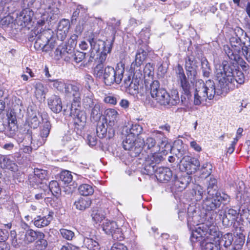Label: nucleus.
Masks as SVG:
<instances>
[{"instance_id":"1","label":"nucleus","mask_w":250,"mask_h":250,"mask_svg":"<svg viewBox=\"0 0 250 250\" xmlns=\"http://www.w3.org/2000/svg\"><path fill=\"white\" fill-rule=\"evenodd\" d=\"M210 219L207 224L188 226L191 230L190 240L192 242L204 240L201 243L203 250H220L221 232L215 223L213 215L208 214Z\"/></svg>"},{"instance_id":"2","label":"nucleus","mask_w":250,"mask_h":250,"mask_svg":"<svg viewBox=\"0 0 250 250\" xmlns=\"http://www.w3.org/2000/svg\"><path fill=\"white\" fill-rule=\"evenodd\" d=\"M229 197L227 194L221 193L213 194L212 196L207 194L206 198L203 203V210L200 213L194 206H189L188 208L187 222L188 226H194L195 225L207 224L210 217L208 214L213 215L214 219L216 217V213L214 211L215 209L220 207L223 202L225 203L229 202Z\"/></svg>"},{"instance_id":"3","label":"nucleus","mask_w":250,"mask_h":250,"mask_svg":"<svg viewBox=\"0 0 250 250\" xmlns=\"http://www.w3.org/2000/svg\"><path fill=\"white\" fill-rule=\"evenodd\" d=\"M215 77L218 82V86L223 91L227 93L235 87V83L242 84L245 77L241 71H236L233 65L224 61L222 64L215 66Z\"/></svg>"},{"instance_id":"4","label":"nucleus","mask_w":250,"mask_h":250,"mask_svg":"<svg viewBox=\"0 0 250 250\" xmlns=\"http://www.w3.org/2000/svg\"><path fill=\"white\" fill-rule=\"evenodd\" d=\"M151 134L153 136L160 139L161 143L156 144V142L152 137H148L145 141L141 138H138L136 142V146L131 151L129 152L130 155L132 157L138 156L142 152L143 148L146 150H149L151 152H160L163 154H167L168 151L172 150L171 144L167 142V138L164 133L160 130H153Z\"/></svg>"},{"instance_id":"5","label":"nucleus","mask_w":250,"mask_h":250,"mask_svg":"<svg viewBox=\"0 0 250 250\" xmlns=\"http://www.w3.org/2000/svg\"><path fill=\"white\" fill-rule=\"evenodd\" d=\"M124 64H118L114 69L110 66L104 67V64L98 63L93 69V75L97 78L102 79L107 85L114 83L119 84L123 78L125 72Z\"/></svg>"},{"instance_id":"6","label":"nucleus","mask_w":250,"mask_h":250,"mask_svg":"<svg viewBox=\"0 0 250 250\" xmlns=\"http://www.w3.org/2000/svg\"><path fill=\"white\" fill-rule=\"evenodd\" d=\"M223 94L220 88H215V85L212 80H208L204 83L202 80H199L195 83L193 103L195 105L204 104L207 100L213 99L215 94Z\"/></svg>"},{"instance_id":"7","label":"nucleus","mask_w":250,"mask_h":250,"mask_svg":"<svg viewBox=\"0 0 250 250\" xmlns=\"http://www.w3.org/2000/svg\"><path fill=\"white\" fill-rule=\"evenodd\" d=\"M68 91L66 93H69L72 91L74 99L73 103L69 107L70 110V115L74 119L75 127L78 130H81L83 128L86 121V116L84 112L80 109V104L81 100V86L80 84H69Z\"/></svg>"},{"instance_id":"8","label":"nucleus","mask_w":250,"mask_h":250,"mask_svg":"<svg viewBox=\"0 0 250 250\" xmlns=\"http://www.w3.org/2000/svg\"><path fill=\"white\" fill-rule=\"evenodd\" d=\"M142 131V126L137 124L132 125L129 128H126L125 138L123 141L124 148L130 152L136 146L138 137Z\"/></svg>"},{"instance_id":"9","label":"nucleus","mask_w":250,"mask_h":250,"mask_svg":"<svg viewBox=\"0 0 250 250\" xmlns=\"http://www.w3.org/2000/svg\"><path fill=\"white\" fill-rule=\"evenodd\" d=\"M102 228L106 234L111 235L114 240L119 241L124 238L125 233L127 230L126 226L119 227L116 222L108 220L104 222Z\"/></svg>"},{"instance_id":"10","label":"nucleus","mask_w":250,"mask_h":250,"mask_svg":"<svg viewBox=\"0 0 250 250\" xmlns=\"http://www.w3.org/2000/svg\"><path fill=\"white\" fill-rule=\"evenodd\" d=\"M230 44L234 51L230 50L229 49L228 52H226L228 57L232 61L236 62L239 59V56L238 53L242 50L243 54L244 55V48L248 47L249 45H245L244 43L241 42L240 38L237 35L232 36L229 39Z\"/></svg>"},{"instance_id":"11","label":"nucleus","mask_w":250,"mask_h":250,"mask_svg":"<svg viewBox=\"0 0 250 250\" xmlns=\"http://www.w3.org/2000/svg\"><path fill=\"white\" fill-rule=\"evenodd\" d=\"M123 85L125 88V91L131 95H136L137 97L145 95V90L140 86L139 81L131 79L130 76L125 78Z\"/></svg>"},{"instance_id":"12","label":"nucleus","mask_w":250,"mask_h":250,"mask_svg":"<svg viewBox=\"0 0 250 250\" xmlns=\"http://www.w3.org/2000/svg\"><path fill=\"white\" fill-rule=\"evenodd\" d=\"M149 51V48L147 45H140L137 51L135 60L131 65V69L133 70L134 74L137 73L138 71H141L140 67L143 62L146 58Z\"/></svg>"},{"instance_id":"13","label":"nucleus","mask_w":250,"mask_h":250,"mask_svg":"<svg viewBox=\"0 0 250 250\" xmlns=\"http://www.w3.org/2000/svg\"><path fill=\"white\" fill-rule=\"evenodd\" d=\"M99 236L96 235L95 230H92L89 234H85L83 237V246L89 250H99L100 249Z\"/></svg>"},{"instance_id":"14","label":"nucleus","mask_w":250,"mask_h":250,"mask_svg":"<svg viewBox=\"0 0 250 250\" xmlns=\"http://www.w3.org/2000/svg\"><path fill=\"white\" fill-rule=\"evenodd\" d=\"M181 163V166L183 167L182 169L188 174L195 172L200 166V162L197 159L188 156L183 157Z\"/></svg>"},{"instance_id":"15","label":"nucleus","mask_w":250,"mask_h":250,"mask_svg":"<svg viewBox=\"0 0 250 250\" xmlns=\"http://www.w3.org/2000/svg\"><path fill=\"white\" fill-rule=\"evenodd\" d=\"M91 46V52L90 58H93L94 53H97L100 50H103L107 47L108 41L104 42L101 40H96L94 38L89 39L88 40Z\"/></svg>"},{"instance_id":"16","label":"nucleus","mask_w":250,"mask_h":250,"mask_svg":"<svg viewBox=\"0 0 250 250\" xmlns=\"http://www.w3.org/2000/svg\"><path fill=\"white\" fill-rule=\"evenodd\" d=\"M53 218V212L49 211L47 215H38L32 221L34 225L38 228H42L49 225Z\"/></svg>"},{"instance_id":"17","label":"nucleus","mask_w":250,"mask_h":250,"mask_svg":"<svg viewBox=\"0 0 250 250\" xmlns=\"http://www.w3.org/2000/svg\"><path fill=\"white\" fill-rule=\"evenodd\" d=\"M172 172L167 167H160L156 169L155 176L160 182H167L172 178Z\"/></svg>"},{"instance_id":"18","label":"nucleus","mask_w":250,"mask_h":250,"mask_svg":"<svg viewBox=\"0 0 250 250\" xmlns=\"http://www.w3.org/2000/svg\"><path fill=\"white\" fill-rule=\"evenodd\" d=\"M47 104L49 108L54 113H60L62 108V102L59 96L52 95L47 99Z\"/></svg>"},{"instance_id":"19","label":"nucleus","mask_w":250,"mask_h":250,"mask_svg":"<svg viewBox=\"0 0 250 250\" xmlns=\"http://www.w3.org/2000/svg\"><path fill=\"white\" fill-rule=\"evenodd\" d=\"M178 80L180 82L181 87L183 90V93L188 97H190L191 86L188 81L182 69L179 70Z\"/></svg>"},{"instance_id":"20","label":"nucleus","mask_w":250,"mask_h":250,"mask_svg":"<svg viewBox=\"0 0 250 250\" xmlns=\"http://www.w3.org/2000/svg\"><path fill=\"white\" fill-rule=\"evenodd\" d=\"M34 175L32 178H30V183H35V185H39V184L44 185L43 181L47 178V172L46 170L35 168L34 169Z\"/></svg>"},{"instance_id":"21","label":"nucleus","mask_w":250,"mask_h":250,"mask_svg":"<svg viewBox=\"0 0 250 250\" xmlns=\"http://www.w3.org/2000/svg\"><path fill=\"white\" fill-rule=\"evenodd\" d=\"M238 214V212L235 209L232 208L227 209L222 218L223 225L226 227L231 225L237 218Z\"/></svg>"},{"instance_id":"22","label":"nucleus","mask_w":250,"mask_h":250,"mask_svg":"<svg viewBox=\"0 0 250 250\" xmlns=\"http://www.w3.org/2000/svg\"><path fill=\"white\" fill-rule=\"evenodd\" d=\"M185 67L188 76L194 77L197 75L198 62L193 57H188L186 61Z\"/></svg>"},{"instance_id":"23","label":"nucleus","mask_w":250,"mask_h":250,"mask_svg":"<svg viewBox=\"0 0 250 250\" xmlns=\"http://www.w3.org/2000/svg\"><path fill=\"white\" fill-rule=\"evenodd\" d=\"M96 132L97 136L100 138L107 137L108 139L112 138L114 134V130L112 128H109L108 133H107V128L103 122H99L98 123Z\"/></svg>"},{"instance_id":"24","label":"nucleus","mask_w":250,"mask_h":250,"mask_svg":"<svg viewBox=\"0 0 250 250\" xmlns=\"http://www.w3.org/2000/svg\"><path fill=\"white\" fill-rule=\"evenodd\" d=\"M38 115V112L31 107L28 108L27 122L29 125L33 128H37L40 123Z\"/></svg>"},{"instance_id":"25","label":"nucleus","mask_w":250,"mask_h":250,"mask_svg":"<svg viewBox=\"0 0 250 250\" xmlns=\"http://www.w3.org/2000/svg\"><path fill=\"white\" fill-rule=\"evenodd\" d=\"M42 125L41 127L40 135L42 140L38 144L39 146H42L44 144L46 141L47 137L48 136L51 128V125L47 119H43Z\"/></svg>"},{"instance_id":"26","label":"nucleus","mask_w":250,"mask_h":250,"mask_svg":"<svg viewBox=\"0 0 250 250\" xmlns=\"http://www.w3.org/2000/svg\"><path fill=\"white\" fill-rule=\"evenodd\" d=\"M92 204L90 198L85 197H80L76 200L74 206L76 208L80 210H85L89 208Z\"/></svg>"},{"instance_id":"27","label":"nucleus","mask_w":250,"mask_h":250,"mask_svg":"<svg viewBox=\"0 0 250 250\" xmlns=\"http://www.w3.org/2000/svg\"><path fill=\"white\" fill-rule=\"evenodd\" d=\"M105 120L109 126H113L117 122L119 116L118 111L113 108H108L105 111Z\"/></svg>"},{"instance_id":"28","label":"nucleus","mask_w":250,"mask_h":250,"mask_svg":"<svg viewBox=\"0 0 250 250\" xmlns=\"http://www.w3.org/2000/svg\"><path fill=\"white\" fill-rule=\"evenodd\" d=\"M46 82L50 87L53 86L58 91L65 93L66 91H68V87L67 86H68V83H65L62 80L48 79Z\"/></svg>"},{"instance_id":"29","label":"nucleus","mask_w":250,"mask_h":250,"mask_svg":"<svg viewBox=\"0 0 250 250\" xmlns=\"http://www.w3.org/2000/svg\"><path fill=\"white\" fill-rule=\"evenodd\" d=\"M217 183L216 179L212 176L207 179V194L209 195L210 196H212L213 194L221 193L218 191Z\"/></svg>"},{"instance_id":"30","label":"nucleus","mask_w":250,"mask_h":250,"mask_svg":"<svg viewBox=\"0 0 250 250\" xmlns=\"http://www.w3.org/2000/svg\"><path fill=\"white\" fill-rule=\"evenodd\" d=\"M70 51L66 50L64 46H59L57 48L54 52V57L56 60H59L63 58L66 62H69L71 60V56H69Z\"/></svg>"},{"instance_id":"31","label":"nucleus","mask_w":250,"mask_h":250,"mask_svg":"<svg viewBox=\"0 0 250 250\" xmlns=\"http://www.w3.org/2000/svg\"><path fill=\"white\" fill-rule=\"evenodd\" d=\"M7 125L9 129L10 134L13 135L17 129L16 117L14 112L10 111L7 114Z\"/></svg>"},{"instance_id":"32","label":"nucleus","mask_w":250,"mask_h":250,"mask_svg":"<svg viewBox=\"0 0 250 250\" xmlns=\"http://www.w3.org/2000/svg\"><path fill=\"white\" fill-rule=\"evenodd\" d=\"M35 88V94L37 99L40 101L44 100L45 98V95L48 92V88L41 83H37Z\"/></svg>"},{"instance_id":"33","label":"nucleus","mask_w":250,"mask_h":250,"mask_svg":"<svg viewBox=\"0 0 250 250\" xmlns=\"http://www.w3.org/2000/svg\"><path fill=\"white\" fill-rule=\"evenodd\" d=\"M44 234L42 232H37L33 230L32 229L27 230L25 234L24 240L27 243H32L35 241L38 237L40 238H43Z\"/></svg>"},{"instance_id":"34","label":"nucleus","mask_w":250,"mask_h":250,"mask_svg":"<svg viewBox=\"0 0 250 250\" xmlns=\"http://www.w3.org/2000/svg\"><path fill=\"white\" fill-rule=\"evenodd\" d=\"M0 165L2 168L11 171H15L17 169V165L8 156L2 157L0 160Z\"/></svg>"},{"instance_id":"35","label":"nucleus","mask_w":250,"mask_h":250,"mask_svg":"<svg viewBox=\"0 0 250 250\" xmlns=\"http://www.w3.org/2000/svg\"><path fill=\"white\" fill-rule=\"evenodd\" d=\"M33 12L30 8H24L19 14V19L24 23H28L32 20Z\"/></svg>"},{"instance_id":"36","label":"nucleus","mask_w":250,"mask_h":250,"mask_svg":"<svg viewBox=\"0 0 250 250\" xmlns=\"http://www.w3.org/2000/svg\"><path fill=\"white\" fill-rule=\"evenodd\" d=\"M62 144L68 150L73 149L77 145V141L70 135H65L62 139Z\"/></svg>"},{"instance_id":"37","label":"nucleus","mask_w":250,"mask_h":250,"mask_svg":"<svg viewBox=\"0 0 250 250\" xmlns=\"http://www.w3.org/2000/svg\"><path fill=\"white\" fill-rule=\"evenodd\" d=\"M78 191L81 195L83 196H88L93 194L94 189L92 185L87 184H83L79 186Z\"/></svg>"},{"instance_id":"38","label":"nucleus","mask_w":250,"mask_h":250,"mask_svg":"<svg viewBox=\"0 0 250 250\" xmlns=\"http://www.w3.org/2000/svg\"><path fill=\"white\" fill-rule=\"evenodd\" d=\"M201 70L204 77L208 78L211 74V68L210 64L206 58L201 60Z\"/></svg>"},{"instance_id":"39","label":"nucleus","mask_w":250,"mask_h":250,"mask_svg":"<svg viewBox=\"0 0 250 250\" xmlns=\"http://www.w3.org/2000/svg\"><path fill=\"white\" fill-rule=\"evenodd\" d=\"M49 30H45L41 33L40 35H37L36 44L39 43L40 46H45L49 42Z\"/></svg>"},{"instance_id":"40","label":"nucleus","mask_w":250,"mask_h":250,"mask_svg":"<svg viewBox=\"0 0 250 250\" xmlns=\"http://www.w3.org/2000/svg\"><path fill=\"white\" fill-rule=\"evenodd\" d=\"M114 41V37L113 38L111 42H108L107 47L102 51L99 58V63L104 64V62L106 59L107 54L110 53L111 51Z\"/></svg>"},{"instance_id":"41","label":"nucleus","mask_w":250,"mask_h":250,"mask_svg":"<svg viewBox=\"0 0 250 250\" xmlns=\"http://www.w3.org/2000/svg\"><path fill=\"white\" fill-rule=\"evenodd\" d=\"M204 192L205 190L201 186L197 185L193 188L191 194L193 199L197 201L202 199Z\"/></svg>"},{"instance_id":"42","label":"nucleus","mask_w":250,"mask_h":250,"mask_svg":"<svg viewBox=\"0 0 250 250\" xmlns=\"http://www.w3.org/2000/svg\"><path fill=\"white\" fill-rule=\"evenodd\" d=\"M160 89H164V88H160L159 82L156 80L153 81L150 85V93L151 97L154 99L156 98L157 96L160 95Z\"/></svg>"},{"instance_id":"43","label":"nucleus","mask_w":250,"mask_h":250,"mask_svg":"<svg viewBox=\"0 0 250 250\" xmlns=\"http://www.w3.org/2000/svg\"><path fill=\"white\" fill-rule=\"evenodd\" d=\"M167 105L169 106L175 105L180 102L178 92L177 90H172L167 99Z\"/></svg>"},{"instance_id":"44","label":"nucleus","mask_w":250,"mask_h":250,"mask_svg":"<svg viewBox=\"0 0 250 250\" xmlns=\"http://www.w3.org/2000/svg\"><path fill=\"white\" fill-rule=\"evenodd\" d=\"M42 187L45 189H49V191H50L53 195L58 193L60 191L59 184L56 181H51L48 186L46 184H45L42 187Z\"/></svg>"},{"instance_id":"45","label":"nucleus","mask_w":250,"mask_h":250,"mask_svg":"<svg viewBox=\"0 0 250 250\" xmlns=\"http://www.w3.org/2000/svg\"><path fill=\"white\" fill-rule=\"evenodd\" d=\"M159 96H157V97L155 99L161 105H167V99L169 97V94L165 89H160L159 91Z\"/></svg>"},{"instance_id":"46","label":"nucleus","mask_w":250,"mask_h":250,"mask_svg":"<svg viewBox=\"0 0 250 250\" xmlns=\"http://www.w3.org/2000/svg\"><path fill=\"white\" fill-rule=\"evenodd\" d=\"M159 96H157V97L155 99L161 105H167V99L169 97V94L165 89H160L159 91Z\"/></svg>"},{"instance_id":"47","label":"nucleus","mask_w":250,"mask_h":250,"mask_svg":"<svg viewBox=\"0 0 250 250\" xmlns=\"http://www.w3.org/2000/svg\"><path fill=\"white\" fill-rule=\"evenodd\" d=\"M150 33L149 30L147 28L143 29L139 34V38L144 46L147 45L148 40L149 39Z\"/></svg>"},{"instance_id":"48","label":"nucleus","mask_w":250,"mask_h":250,"mask_svg":"<svg viewBox=\"0 0 250 250\" xmlns=\"http://www.w3.org/2000/svg\"><path fill=\"white\" fill-rule=\"evenodd\" d=\"M70 52L69 56H71V60L73 59L76 63H79L82 62L85 58V53L82 52H77L73 53L72 50L69 49Z\"/></svg>"},{"instance_id":"49","label":"nucleus","mask_w":250,"mask_h":250,"mask_svg":"<svg viewBox=\"0 0 250 250\" xmlns=\"http://www.w3.org/2000/svg\"><path fill=\"white\" fill-rule=\"evenodd\" d=\"M60 178L64 184H69L72 181V175L68 170L62 171L60 174Z\"/></svg>"},{"instance_id":"50","label":"nucleus","mask_w":250,"mask_h":250,"mask_svg":"<svg viewBox=\"0 0 250 250\" xmlns=\"http://www.w3.org/2000/svg\"><path fill=\"white\" fill-rule=\"evenodd\" d=\"M222 242H224V246L225 248H228L230 246L233 241V237L231 233H227L224 234L223 236L222 235L220 236Z\"/></svg>"},{"instance_id":"51","label":"nucleus","mask_w":250,"mask_h":250,"mask_svg":"<svg viewBox=\"0 0 250 250\" xmlns=\"http://www.w3.org/2000/svg\"><path fill=\"white\" fill-rule=\"evenodd\" d=\"M101 114L100 105L99 104H95L91 110V118L94 120H97L100 118Z\"/></svg>"},{"instance_id":"52","label":"nucleus","mask_w":250,"mask_h":250,"mask_svg":"<svg viewBox=\"0 0 250 250\" xmlns=\"http://www.w3.org/2000/svg\"><path fill=\"white\" fill-rule=\"evenodd\" d=\"M155 167L154 163H151L149 160H146L144 166L145 171L144 173L147 175L152 174L154 171L156 172V169L155 168Z\"/></svg>"},{"instance_id":"53","label":"nucleus","mask_w":250,"mask_h":250,"mask_svg":"<svg viewBox=\"0 0 250 250\" xmlns=\"http://www.w3.org/2000/svg\"><path fill=\"white\" fill-rule=\"evenodd\" d=\"M212 169V166L211 164L208 162H206L202 166V174L204 175V176L207 177L211 173Z\"/></svg>"},{"instance_id":"54","label":"nucleus","mask_w":250,"mask_h":250,"mask_svg":"<svg viewBox=\"0 0 250 250\" xmlns=\"http://www.w3.org/2000/svg\"><path fill=\"white\" fill-rule=\"evenodd\" d=\"M151 155L148 158L151 163H154V165L156 166V164H159L163 159V157L158 152H151Z\"/></svg>"},{"instance_id":"55","label":"nucleus","mask_w":250,"mask_h":250,"mask_svg":"<svg viewBox=\"0 0 250 250\" xmlns=\"http://www.w3.org/2000/svg\"><path fill=\"white\" fill-rule=\"evenodd\" d=\"M60 231L62 237L67 240H71L74 237V233L70 230L61 229Z\"/></svg>"},{"instance_id":"56","label":"nucleus","mask_w":250,"mask_h":250,"mask_svg":"<svg viewBox=\"0 0 250 250\" xmlns=\"http://www.w3.org/2000/svg\"><path fill=\"white\" fill-rule=\"evenodd\" d=\"M70 28V23L68 20L63 19L61 20L58 25V29L59 30L68 32Z\"/></svg>"},{"instance_id":"57","label":"nucleus","mask_w":250,"mask_h":250,"mask_svg":"<svg viewBox=\"0 0 250 250\" xmlns=\"http://www.w3.org/2000/svg\"><path fill=\"white\" fill-rule=\"evenodd\" d=\"M188 184V181L185 178H181L178 179H175L174 185L178 187L181 189H185Z\"/></svg>"},{"instance_id":"58","label":"nucleus","mask_w":250,"mask_h":250,"mask_svg":"<svg viewBox=\"0 0 250 250\" xmlns=\"http://www.w3.org/2000/svg\"><path fill=\"white\" fill-rule=\"evenodd\" d=\"M118 97V96L117 95H105L104 98V101L105 103L115 105L117 103Z\"/></svg>"},{"instance_id":"59","label":"nucleus","mask_w":250,"mask_h":250,"mask_svg":"<svg viewBox=\"0 0 250 250\" xmlns=\"http://www.w3.org/2000/svg\"><path fill=\"white\" fill-rule=\"evenodd\" d=\"M93 220L96 223L101 221L104 218V215L100 213L99 210H93L91 213Z\"/></svg>"},{"instance_id":"60","label":"nucleus","mask_w":250,"mask_h":250,"mask_svg":"<svg viewBox=\"0 0 250 250\" xmlns=\"http://www.w3.org/2000/svg\"><path fill=\"white\" fill-rule=\"evenodd\" d=\"M97 139L94 134L87 136V142L90 146H95L97 144Z\"/></svg>"},{"instance_id":"61","label":"nucleus","mask_w":250,"mask_h":250,"mask_svg":"<svg viewBox=\"0 0 250 250\" xmlns=\"http://www.w3.org/2000/svg\"><path fill=\"white\" fill-rule=\"evenodd\" d=\"M9 233L7 230L0 229V242H4L8 239Z\"/></svg>"},{"instance_id":"62","label":"nucleus","mask_w":250,"mask_h":250,"mask_svg":"<svg viewBox=\"0 0 250 250\" xmlns=\"http://www.w3.org/2000/svg\"><path fill=\"white\" fill-rule=\"evenodd\" d=\"M86 9L81 5H79L77 6V9L73 12L72 17L75 19L78 16L79 13L81 12L82 13H85Z\"/></svg>"},{"instance_id":"63","label":"nucleus","mask_w":250,"mask_h":250,"mask_svg":"<svg viewBox=\"0 0 250 250\" xmlns=\"http://www.w3.org/2000/svg\"><path fill=\"white\" fill-rule=\"evenodd\" d=\"M111 250H128L125 245L121 243L114 244L111 248Z\"/></svg>"},{"instance_id":"64","label":"nucleus","mask_w":250,"mask_h":250,"mask_svg":"<svg viewBox=\"0 0 250 250\" xmlns=\"http://www.w3.org/2000/svg\"><path fill=\"white\" fill-rule=\"evenodd\" d=\"M120 21H117L115 19H111L110 21L107 22V25L109 26H111L113 29H116L120 26Z\"/></svg>"}]
</instances>
